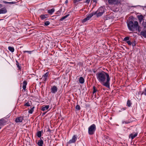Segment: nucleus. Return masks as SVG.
<instances>
[{"mask_svg": "<svg viewBox=\"0 0 146 146\" xmlns=\"http://www.w3.org/2000/svg\"><path fill=\"white\" fill-rule=\"evenodd\" d=\"M48 72H47L42 77V78L43 79V80L44 81H46L47 78L48 77Z\"/></svg>", "mask_w": 146, "mask_h": 146, "instance_id": "obj_10", "label": "nucleus"}, {"mask_svg": "<svg viewBox=\"0 0 146 146\" xmlns=\"http://www.w3.org/2000/svg\"><path fill=\"white\" fill-rule=\"evenodd\" d=\"M144 7H146V6H144Z\"/></svg>", "mask_w": 146, "mask_h": 146, "instance_id": "obj_47", "label": "nucleus"}, {"mask_svg": "<svg viewBox=\"0 0 146 146\" xmlns=\"http://www.w3.org/2000/svg\"><path fill=\"white\" fill-rule=\"evenodd\" d=\"M25 106H30V104L29 102H27L25 104Z\"/></svg>", "mask_w": 146, "mask_h": 146, "instance_id": "obj_32", "label": "nucleus"}, {"mask_svg": "<svg viewBox=\"0 0 146 146\" xmlns=\"http://www.w3.org/2000/svg\"><path fill=\"white\" fill-rule=\"evenodd\" d=\"M139 6H140V5H139ZM141 6V7H143V9H144V7H143V6Z\"/></svg>", "mask_w": 146, "mask_h": 146, "instance_id": "obj_45", "label": "nucleus"}, {"mask_svg": "<svg viewBox=\"0 0 146 146\" xmlns=\"http://www.w3.org/2000/svg\"><path fill=\"white\" fill-rule=\"evenodd\" d=\"M6 122L3 119H0V126H3L5 125Z\"/></svg>", "mask_w": 146, "mask_h": 146, "instance_id": "obj_9", "label": "nucleus"}, {"mask_svg": "<svg viewBox=\"0 0 146 146\" xmlns=\"http://www.w3.org/2000/svg\"><path fill=\"white\" fill-rule=\"evenodd\" d=\"M68 1L67 0L65 2V3L66 4H67V3H68Z\"/></svg>", "mask_w": 146, "mask_h": 146, "instance_id": "obj_42", "label": "nucleus"}, {"mask_svg": "<svg viewBox=\"0 0 146 146\" xmlns=\"http://www.w3.org/2000/svg\"><path fill=\"white\" fill-rule=\"evenodd\" d=\"M44 24L45 26H48L50 24V22L48 21H47L44 22Z\"/></svg>", "mask_w": 146, "mask_h": 146, "instance_id": "obj_25", "label": "nucleus"}, {"mask_svg": "<svg viewBox=\"0 0 146 146\" xmlns=\"http://www.w3.org/2000/svg\"><path fill=\"white\" fill-rule=\"evenodd\" d=\"M77 136L76 135H73L72 139L69 141L68 143V144H71L75 143L77 140Z\"/></svg>", "mask_w": 146, "mask_h": 146, "instance_id": "obj_6", "label": "nucleus"}, {"mask_svg": "<svg viewBox=\"0 0 146 146\" xmlns=\"http://www.w3.org/2000/svg\"><path fill=\"white\" fill-rule=\"evenodd\" d=\"M137 135V133H136L134 134H131L129 136V137H131V139H133L134 138L136 137Z\"/></svg>", "mask_w": 146, "mask_h": 146, "instance_id": "obj_17", "label": "nucleus"}, {"mask_svg": "<svg viewBox=\"0 0 146 146\" xmlns=\"http://www.w3.org/2000/svg\"><path fill=\"white\" fill-rule=\"evenodd\" d=\"M49 105H44L42 106L41 110L43 111L47 110L49 108Z\"/></svg>", "mask_w": 146, "mask_h": 146, "instance_id": "obj_8", "label": "nucleus"}, {"mask_svg": "<svg viewBox=\"0 0 146 146\" xmlns=\"http://www.w3.org/2000/svg\"><path fill=\"white\" fill-rule=\"evenodd\" d=\"M125 110V109L124 108H123L122 109H121V110Z\"/></svg>", "mask_w": 146, "mask_h": 146, "instance_id": "obj_43", "label": "nucleus"}, {"mask_svg": "<svg viewBox=\"0 0 146 146\" xmlns=\"http://www.w3.org/2000/svg\"><path fill=\"white\" fill-rule=\"evenodd\" d=\"M69 15H66L65 16H64L63 17H62L60 19V21H63V20H64V19L66 18L69 16Z\"/></svg>", "mask_w": 146, "mask_h": 146, "instance_id": "obj_22", "label": "nucleus"}, {"mask_svg": "<svg viewBox=\"0 0 146 146\" xmlns=\"http://www.w3.org/2000/svg\"><path fill=\"white\" fill-rule=\"evenodd\" d=\"M141 34L145 37H146V29H145L144 31H142L141 32Z\"/></svg>", "mask_w": 146, "mask_h": 146, "instance_id": "obj_15", "label": "nucleus"}, {"mask_svg": "<svg viewBox=\"0 0 146 146\" xmlns=\"http://www.w3.org/2000/svg\"><path fill=\"white\" fill-rule=\"evenodd\" d=\"M79 82L81 84H83L84 82V79L82 77H80L79 78Z\"/></svg>", "mask_w": 146, "mask_h": 146, "instance_id": "obj_19", "label": "nucleus"}, {"mask_svg": "<svg viewBox=\"0 0 146 146\" xmlns=\"http://www.w3.org/2000/svg\"><path fill=\"white\" fill-rule=\"evenodd\" d=\"M34 108V107H33L32 108L30 109L29 111V113H30L31 114L33 113V108Z\"/></svg>", "mask_w": 146, "mask_h": 146, "instance_id": "obj_27", "label": "nucleus"}, {"mask_svg": "<svg viewBox=\"0 0 146 146\" xmlns=\"http://www.w3.org/2000/svg\"><path fill=\"white\" fill-rule=\"evenodd\" d=\"M1 128L0 127V129H1Z\"/></svg>", "mask_w": 146, "mask_h": 146, "instance_id": "obj_49", "label": "nucleus"}, {"mask_svg": "<svg viewBox=\"0 0 146 146\" xmlns=\"http://www.w3.org/2000/svg\"><path fill=\"white\" fill-rule=\"evenodd\" d=\"M41 19L43 20L45 19L48 17V15H41L40 16Z\"/></svg>", "mask_w": 146, "mask_h": 146, "instance_id": "obj_18", "label": "nucleus"}, {"mask_svg": "<svg viewBox=\"0 0 146 146\" xmlns=\"http://www.w3.org/2000/svg\"><path fill=\"white\" fill-rule=\"evenodd\" d=\"M96 76L97 80L102 85L110 88V78L108 73L102 71L97 73Z\"/></svg>", "mask_w": 146, "mask_h": 146, "instance_id": "obj_1", "label": "nucleus"}, {"mask_svg": "<svg viewBox=\"0 0 146 146\" xmlns=\"http://www.w3.org/2000/svg\"><path fill=\"white\" fill-rule=\"evenodd\" d=\"M90 0H86V2L87 4H88L90 3Z\"/></svg>", "mask_w": 146, "mask_h": 146, "instance_id": "obj_36", "label": "nucleus"}, {"mask_svg": "<svg viewBox=\"0 0 146 146\" xmlns=\"http://www.w3.org/2000/svg\"><path fill=\"white\" fill-rule=\"evenodd\" d=\"M37 136L39 137H40L41 136V132L40 131H39L37 132Z\"/></svg>", "mask_w": 146, "mask_h": 146, "instance_id": "obj_24", "label": "nucleus"}, {"mask_svg": "<svg viewBox=\"0 0 146 146\" xmlns=\"http://www.w3.org/2000/svg\"><path fill=\"white\" fill-rule=\"evenodd\" d=\"M138 17L139 20L141 22L143 19V17L142 15H140L138 16Z\"/></svg>", "mask_w": 146, "mask_h": 146, "instance_id": "obj_23", "label": "nucleus"}, {"mask_svg": "<svg viewBox=\"0 0 146 146\" xmlns=\"http://www.w3.org/2000/svg\"><path fill=\"white\" fill-rule=\"evenodd\" d=\"M104 137V139H105V138H106L107 139H108V137L107 136H105Z\"/></svg>", "mask_w": 146, "mask_h": 146, "instance_id": "obj_41", "label": "nucleus"}, {"mask_svg": "<svg viewBox=\"0 0 146 146\" xmlns=\"http://www.w3.org/2000/svg\"><path fill=\"white\" fill-rule=\"evenodd\" d=\"M105 8L104 7H101L95 12L92 13H94V15H96L97 17L101 16L105 12Z\"/></svg>", "mask_w": 146, "mask_h": 146, "instance_id": "obj_3", "label": "nucleus"}, {"mask_svg": "<svg viewBox=\"0 0 146 146\" xmlns=\"http://www.w3.org/2000/svg\"><path fill=\"white\" fill-rule=\"evenodd\" d=\"M129 122H125V121H123L122 122V123H123L124 124V123H128Z\"/></svg>", "mask_w": 146, "mask_h": 146, "instance_id": "obj_39", "label": "nucleus"}, {"mask_svg": "<svg viewBox=\"0 0 146 146\" xmlns=\"http://www.w3.org/2000/svg\"><path fill=\"white\" fill-rule=\"evenodd\" d=\"M54 9L52 8L48 11V13L50 14H52L54 11Z\"/></svg>", "mask_w": 146, "mask_h": 146, "instance_id": "obj_20", "label": "nucleus"}, {"mask_svg": "<svg viewBox=\"0 0 146 146\" xmlns=\"http://www.w3.org/2000/svg\"><path fill=\"white\" fill-rule=\"evenodd\" d=\"M27 82L26 81L24 80L23 83V88L24 90H25L26 87Z\"/></svg>", "mask_w": 146, "mask_h": 146, "instance_id": "obj_14", "label": "nucleus"}, {"mask_svg": "<svg viewBox=\"0 0 146 146\" xmlns=\"http://www.w3.org/2000/svg\"><path fill=\"white\" fill-rule=\"evenodd\" d=\"M7 10L5 8H1L0 9V14L5 13L7 12Z\"/></svg>", "mask_w": 146, "mask_h": 146, "instance_id": "obj_12", "label": "nucleus"}, {"mask_svg": "<svg viewBox=\"0 0 146 146\" xmlns=\"http://www.w3.org/2000/svg\"><path fill=\"white\" fill-rule=\"evenodd\" d=\"M58 88L55 86H53L51 88V92L53 94L55 93L57 91Z\"/></svg>", "mask_w": 146, "mask_h": 146, "instance_id": "obj_7", "label": "nucleus"}, {"mask_svg": "<svg viewBox=\"0 0 146 146\" xmlns=\"http://www.w3.org/2000/svg\"><path fill=\"white\" fill-rule=\"evenodd\" d=\"M127 26L129 30L133 31L135 30H136L139 29L138 23L137 21H135L133 23L131 21H127Z\"/></svg>", "mask_w": 146, "mask_h": 146, "instance_id": "obj_2", "label": "nucleus"}, {"mask_svg": "<svg viewBox=\"0 0 146 146\" xmlns=\"http://www.w3.org/2000/svg\"><path fill=\"white\" fill-rule=\"evenodd\" d=\"M93 1L94 2H95L96 3V0H93Z\"/></svg>", "mask_w": 146, "mask_h": 146, "instance_id": "obj_44", "label": "nucleus"}, {"mask_svg": "<svg viewBox=\"0 0 146 146\" xmlns=\"http://www.w3.org/2000/svg\"><path fill=\"white\" fill-rule=\"evenodd\" d=\"M119 111V112H121V111Z\"/></svg>", "mask_w": 146, "mask_h": 146, "instance_id": "obj_48", "label": "nucleus"}, {"mask_svg": "<svg viewBox=\"0 0 146 146\" xmlns=\"http://www.w3.org/2000/svg\"><path fill=\"white\" fill-rule=\"evenodd\" d=\"M93 88H94V90H93V93L94 94V93H95L96 92L97 90L94 87Z\"/></svg>", "mask_w": 146, "mask_h": 146, "instance_id": "obj_34", "label": "nucleus"}, {"mask_svg": "<svg viewBox=\"0 0 146 146\" xmlns=\"http://www.w3.org/2000/svg\"><path fill=\"white\" fill-rule=\"evenodd\" d=\"M3 2L5 3H9V2H7V1H3Z\"/></svg>", "mask_w": 146, "mask_h": 146, "instance_id": "obj_40", "label": "nucleus"}, {"mask_svg": "<svg viewBox=\"0 0 146 146\" xmlns=\"http://www.w3.org/2000/svg\"><path fill=\"white\" fill-rule=\"evenodd\" d=\"M9 50L12 52H14V49L13 47L11 46H9L8 47Z\"/></svg>", "mask_w": 146, "mask_h": 146, "instance_id": "obj_21", "label": "nucleus"}, {"mask_svg": "<svg viewBox=\"0 0 146 146\" xmlns=\"http://www.w3.org/2000/svg\"><path fill=\"white\" fill-rule=\"evenodd\" d=\"M109 3L110 4H116L117 1L116 0H107Z\"/></svg>", "mask_w": 146, "mask_h": 146, "instance_id": "obj_13", "label": "nucleus"}, {"mask_svg": "<svg viewBox=\"0 0 146 146\" xmlns=\"http://www.w3.org/2000/svg\"><path fill=\"white\" fill-rule=\"evenodd\" d=\"M94 15V13H91L87 15V17L81 20V22L82 23L85 22L90 20V19Z\"/></svg>", "mask_w": 146, "mask_h": 146, "instance_id": "obj_5", "label": "nucleus"}, {"mask_svg": "<svg viewBox=\"0 0 146 146\" xmlns=\"http://www.w3.org/2000/svg\"><path fill=\"white\" fill-rule=\"evenodd\" d=\"M142 94H144L146 96V88L144 90V91L142 93Z\"/></svg>", "mask_w": 146, "mask_h": 146, "instance_id": "obj_33", "label": "nucleus"}, {"mask_svg": "<svg viewBox=\"0 0 146 146\" xmlns=\"http://www.w3.org/2000/svg\"><path fill=\"white\" fill-rule=\"evenodd\" d=\"M127 43L129 45H131L132 42L129 40L127 41Z\"/></svg>", "mask_w": 146, "mask_h": 146, "instance_id": "obj_31", "label": "nucleus"}, {"mask_svg": "<svg viewBox=\"0 0 146 146\" xmlns=\"http://www.w3.org/2000/svg\"><path fill=\"white\" fill-rule=\"evenodd\" d=\"M23 119V117H17L15 119V122L17 123L21 122L22 121Z\"/></svg>", "mask_w": 146, "mask_h": 146, "instance_id": "obj_11", "label": "nucleus"}, {"mask_svg": "<svg viewBox=\"0 0 146 146\" xmlns=\"http://www.w3.org/2000/svg\"><path fill=\"white\" fill-rule=\"evenodd\" d=\"M15 2H9L8 3L10 4H13L15 3Z\"/></svg>", "mask_w": 146, "mask_h": 146, "instance_id": "obj_37", "label": "nucleus"}, {"mask_svg": "<svg viewBox=\"0 0 146 146\" xmlns=\"http://www.w3.org/2000/svg\"><path fill=\"white\" fill-rule=\"evenodd\" d=\"M37 144L39 146H43V141L41 140H38L37 142Z\"/></svg>", "mask_w": 146, "mask_h": 146, "instance_id": "obj_16", "label": "nucleus"}, {"mask_svg": "<svg viewBox=\"0 0 146 146\" xmlns=\"http://www.w3.org/2000/svg\"><path fill=\"white\" fill-rule=\"evenodd\" d=\"M131 44L133 46H134L135 45V41H134Z\"/></svg>", "mask_w": 146, "mask_h": 146, "instance_id": "obj_35", "label": "nucleus"}, {"mask_svg": "<svg viewBox=\"0 0 146 146\" xmlns=\"http://www.w3.org/2000/svg\"><path fill=\"white\" fill-rule=\"evenodd\" d=\"M131 103L130 100H128L127 102V105L128 107H130L131 105Z\"/></svg>", "mask_w": 146, "mask_h": 146, "instance_id": "obj_26", "label": "nucleus"}, {"mask_svg": "<svg viewBox=\"0 0 146 146\" xmlns=\"http://www.w3.org/2000/svg\"><path fill=\"white\" fill-rule=\"evenodd\" d=\"M96 130V126L94 124L90 126L88 129V133L89 135L93 134Z\"/></svg>", "mask_w": 146, "mask_h": 146, "instance_id": "obj_4", "label": "nucleus"}, {"mask_svg": "<svg viewBox=\"0 0 146 146\" xmlns=\"http://www.w3.org/2000/svg\"><path fill=\"white\" fill-rule=\"evenodd\" d=\"M143 25L145 28V29H146V21H144L143 22Z\"/></svg>", "mask_w": 146, "mask_h": 146, "instance_id": "obj_28", "label": "nucleus"}, {"mask_svg": "<svg viewBox=\"0 0 146 146\" xmlns=\"http://www.w3.org/2000/svg\"><path fill=\"white\" fill-rule=\"evenodd\" d=\"M129 37H125L124 38L123 40L125 41H129Z\"/></svg>", "mask_w": 146, "mask_h": 146, "instance_id": "obj_29", "label": "nucleus"}, {"mask_svg": "<svg viewBox=\"0 0 146 146\" xmlns=\"http://www.w3.org/2000/svg\"><path fill=\"white\" fill-rule=\"evenodd\" d=\"M76 108L78 110H80V106L78 105H77L76 107Z\"/></svg>", "mask_w": 146, "mask_h": 146, "instance_id": "obj_30", "label": "nucleus"}, {"mask_svg": "<svg viewBox=\"0 0 146 146\" xmlns=\"http://www.w3.org/2000/svg\"><path fill=\"white\" fill-rule=\"evenodd\" d=\"M31 51H24V52H28L30 54L31 53Z\"/></svg>", "mask_w": 146, "mask_h": 146, "instance_id": "obj_38", "label": "nucleus"}, {"mask_svg": "<svg viewBox=\"0 0 146 146\" xmlns=\"http://www.w3.org/2000/svg\"><path fill=\"white\" fill-rule=\"evenodd\" d=\"M1 7V5L0 4V7Z\"/></svg>", "mask_w": 146, "mask_h": 146, "instance_id": "obj_46", "label": "nucleus"}]
</instances>
